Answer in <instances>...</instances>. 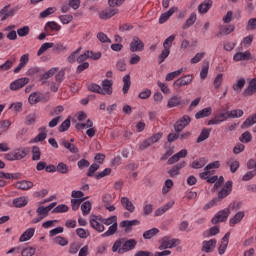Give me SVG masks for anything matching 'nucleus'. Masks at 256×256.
<instances>
[{"label":"nucleus","instance_id":"obj_1","mask_svg":"<svg viewBox=\"0 0 256 256\" xmlns=\"http://www.w3.org/2000/svg\"><path fill=\"white\" fill-rule=\"evenodd\" d=\"M135 247H137V240H127V238H120L114 242L112 246V252L123 255L124 253H129V251H133Z\"/></svg>","mask_w":256,"mask_h":256},{"label":"nucleus","instance_id":"obj_2","mask_svg":"<svg viewBox=\"0 0 256 256\" xmlns=\"http://www.w3.org/2000/svg\"><path fill=\"white\" fill-rule=\"evenodd\" d=\"M56 206H57V202H52L50 205L46 207L45 206L38 207L36 210L38 217L34 218L31 221V223L37 224V223H40V221H43V219H45V217L49 215V211H51V209L55 208Z\"/></svg>","mask_w":256,"mask_h":256},{"label":"nucleus","instance_id":"obj_3","mask_svg":"<svg viewBox=\"0 0 256 256\" xmlns=\"http://www.w3.org/2000/svg\"><path fill=\"white\" fill-rule=\"evenodd\" d=\"M17 11H19V6H15L13 8H11V4L4 6L0 10L1 21H7V19H11V17H13Z\"/></svg>","mask_w":256,"mask_h":256},{"label":"nucleus","instance_id":"obj_4","mask_svg":"<svg viewBox=\"0 0 256 256\" xmlns=\"http://www.w3.org/2000/svg\"><path fill=\"white\" fill-rule=\"evenodd\" d=\"M229 215H231V210L229 208H225L217 212V214L212 218L211 223L213 225H217V223H225L227 219H229Z\"/></svg>","mask_w":256,"mask_h":256},{"label":"nucleus","instance_id":"obj_5","mask_svg":"<svg viewBox=\"0 0 256 256\" xmlns=\"http://www.w3.org/2000/svg\"><path fill=\"white\" fill-rule=\"evenodd\" d=\"M189 123H191V117H189V115L182 116L175 122L174 131H176V133H181Z\"/></svg>","mask_w":256,"mask_h":256},{"label":"nucleus","instance_id":"obj_6","mask_svg":"<svg viewBox=\"0 0 256 256\" xmlns=\"http://www.w3.org/2000/svg\"><path fill=\"white\" fill-rule=\"evenodd\" d=\"M145 49V43L141 41V39L137 36H134L130 43V51L131 53H139Z\"/></svg>","mask_w":256,"mask_h":256},{"label":"nucleus","instance_id":"obj_7","mask_svg":"<svg viewBox=\"0 0 256 256\" xmlns=\"http://www.w3.org/2000/svg\"><path fill=\"white\" fill-rule=\"evenodd\" d=\"M215 247H217V239L212 238L210 240H204L202 242L201 251L203 253H213L215 251Z\"/></svg>","mask_w":256,"mask_h":256},{"label":"nucleus","instance_id":"obj_8","mask_svg":"<svg viewBox=\"0 0 256 256\" xmlns=\"http://www.w3.org/2000/svg\"><path fill=\"white\" fill-rule=\"evenodd\" d=\"M231 191H233V181H227L225 186L218 192V197L216 198L218 202L231 195Z\"/></svg>","mask_w":256,"mask_h":256},{"label":"nucleus","instance_id":"obj_9","mask_svg":"<svg viewBox=\"0 0 256 256\" xmlns=\"http://www.w3.org/2000/svg\"><path fill=\"white\" fill-rule=\"evenodd\" d=\"M28 83L29 78L27 77L16 79L10 83V91H19V89H23Z\"/></svg>","mask_w":256,"mask_h":256},{"label":"nucleus","instance_id":"obj_10","mask_svg":"<svg viewBox=\"0 0 256 256\" xmlns=\"http://www.w3.org/2000/svg\"><path fill=\"white\" fill-rule=\"evenodd\" d=\"M193 82V75L188 74L185 76H182L180 78H178L174 83V87H185V85H191V83Z\"/></svg>","mask_w":256,"mask_h":256},{"label":"nucleus","instance_id":"obj_11","mask_svg":"<svg viewBox=\"0 0 256 256\" xmlns=\"http://www.w3.org/2000/svg\"><path fill=\"white\" fill-rule=\"evenodd\" d=\"M101 95H113V80L104 79L102 81Z\"/></svg>","mask_w":256,"mask_h":256},{"label":"nucleus","instance_id":"obj_12","mask_svg":"<svg viewBox=\"0 0 256 256\" xmlns=\"http://www.w3.org/2000/svg\"><path fill=\"white\" fill-rule=\"evenodd\" d=\"M179 105H187V102L181 99V96L178 95L172 96L167 103L168 109H173V107H179Z\"/></svg>","mask_w":256,"mask_h":256},{"label":"nucleus","instance_id":"obj_13","mask_svg":"<svg viewBox=\"0 0 256 256\" xmlns=\"http://www.w3.org/2000/svg\"><path fill=\"white\" fill-rule=\"evenodd\" d=\"M185 165H187V163L185 161H182L176 165H174L169 171H168V175L169 177L175 178L179 175H181V169H183V167H185Z\"/></svg>","mask_w":256,"mask_h":256},{"label":"nucleus","instance_id":"obj_14","mask_svg":"<svg viewBox=\"0 0 256 256\" xmlns=\"http://www.w3.org/2000/svg\"><path fill=\"white\" fill-rule=\"evenodd\" d=\"M98 219H99L98 216H92L90 218L91 228L98 231V233H103V231H105V226L103 225V223L97 221Z\"/></svg>","mask_w":256,"mask_h":256},{"label":"nucleus","instance_id":"obj_15","mask_svg":"<svg viewBox=\"0 0 256 256\" xmlns=\"http://www.w3.org/2000/svg\"><path fill=\"white\" fill-rule=\"evenodd\" d=\"M119 13V9L117 8H108L99 13L100 19H111V17H114V15H117Z\"/></svg>","mask_w":256,"mask_h":256},{"label":"nucleus","instance_id":"obj_16","mask_svg":"<svg viewBox=\"0 0 256 256\" xmlns=\"http://www.w3.org/2000/svg\"><path fill=\"white\" fill-rule=\"evenodd\" d=\"M213 7V0H204L201 4L198 6V13L200 15H205Z\"/></svg>","mask_w":256,"mask_h":256},{"label":"nucleus","instance_id":"obj_17","mask_svg":"<svg viewBox=\"0 0 256 256\" xmlns=\"http://www.w3.org/2000/svg\"><path fill=\"white\" fill-rule=\"evenodd\" d=\"M27 63H29V54H23L20 57V62L18 66L14 69L13 73L17 74L20 73L22 69H25L27 66Z\"/></svg>","mask_w":256,"mask_h":256},{"label":"nucleus","instance_id":"obj_18","mask_svg":"<svg viewBox=\"0 0 256 256\" xmlns=\"http://www.w3.org/2000/svg\"><path fill=\"white\" fill-rule=\"evenodd\" d=\"M234 61H251L253 59V56L251 55V52L245 51V52H237L233 56Z\"/></svg>","mask_w":256,"mask_h":256},{"label":"nucleus","instance_id":"obj_19","mask_svg":"<svg viewBox=\"0 0 256 256\" xmlns=\"http://www.w3.org/2000/svg\"><path fill=\"white\" fill-rule=\"evenodd\" d=\"M12 203L14 207H16L17 209H21L23 207H26V205L29 203V198L27 196H20L13 199Z\"/></svg>","mask_w":256,"mask_h":256},{"label":"nucleus","instance_id":"obj_20","mask_svg":"<svg viewBox=\"0 0 256 256\" xmlns=\"http://www.w3.org/2000/svg\"><path fill=\"white\" fill-rule=\"evenodd\" d=\"M233 31H235V25L233 24L219 26L217 37H221V35H231Z\"/></svg>","mask_w":256,"mask_h":256},{"label":"nucleus","instance_id":"obj_21","mask_svg":"<svg viewBox=\"0 0 256 256\" xmlns=\"http://www.w3.org/2000/svg\"><path fill=\"white\" fill-rule=\"evenodd\" d=\"M231 233L227 232L223 238H222V242L218 248V253L219 255H224L225 251H227V245H229V237H230Z\"/></svg>","mask_w":256,"mask_h":256},{"label":"nucleus","instance_id":"obj_22","mask_svg":"<svg viewBox=\"0 0 256 256\" xmlns=\"http://www.w3.org/2000/svg\"><path fill=\"white\" fill-rule=\"evenodd\" d=\"M256 93V78H253L250 82L248 87L244 90L243 95L244 97H251Z\"/></svg>","mask_w":256,"mask_h":256},{"label":"nucleus","instance_id":"obj_23","mask_svg":"<svg viewBox=\"0 0 256 256\" xmlns=\"http://www.w3.org/2000/svg\"><path fill=\"white\" fill-rule=\"evenodd\" d=\"M245 218V212L239 211L232 218H230L229 223L230 227H234V225H239L241 221Z\"/></svg>","mask_w":256,"mask_h":256},{"label":"nucleus","instance_id":"obj_24","mask_svg":"<svg viewBox=\"0 0 256 256\" xmlns=\"http://www.w3.org/2000/svg\"><path fill=\"white\" fill-rule=\"evenodd\" d=\"M33 182L29 180H21L16 183V189H20L21 191H29V189H33Z\"/></svg>","mask_w":256,"mask_h":256},{"label":"nucleus","instance_id":"obj_25","mask_svg":"<svg viewBox=\"0 0 256 256\" xmlns=\"http://www.w3.org/2000/svg\"><path fill=\"white\" fill-rule=\"evenodd\" d=\"M178 8L177 7H172L170 8L167 12L161 14L159 18V23L163 25V23H166V21H169V18L173 15V13L177 12Z\"/></svg>","mask_w":256,"mask_h":256},{"label":"nucleus","instance_id":"obj_26","mask_svg":"<svg viewBox=\"0 0 256 256\" xmlns=\"http://www.w3.org/2000/svg\"><path fill=\"white\" fill-rule=\"evenodd\" d=\"M173 205H175V202H168L166 203L164 206L158 208L155 210V216L156 217H161V215H163L164 213H167V211H169Z\"/></svg>","mask_w":256,"mask_h":256},{"label":"nucleus","instance_id":"obj_27","mask_svg":"<svg viewBox=\"0 0 256 256\" xmlns=\"http://www.w3.org/2000/svg\"><path fill=\"white\" fill-rule=\"evenodd\" d=\"M121 204H122V207H124V209H126V211H129V213H133L135 211V205H133V202H131V200H129V198L122 197Z\"/></svg>","mask_w":256,"mask_h":256},{"label":"nucleus","instance_id":"obj_28","mask_svg":"<svg viewBox=\"0 0 256 256\" xmlns=\"http://www.w3.org/2000/svg\"><path fill=\"white\" fill-rule=\"evenodd\" d=\"M35 235V228H28L19 238L20 243H25V241H29Z\"/></svg>","mask_w":256,"mask_h":256},{"label":"nucleus","instance_id":"obj_29","mask_svg":"<svg viewBox=\"0 0 256 256\" xmlns=\"http://www.w3.org/2000/svg\"><path fill=\"white\" fill-rule=\"evenodd\" d=\"M137 225H141V222L139 220H124L120 222V227L122 229H126V231H129L130 227H135Z\"/></svg>","mask_w":256,"mask_h":256},{"label":"nucleus","instance_id":"obj_30","mask_svg":"<svg viewBox=\"0 0 256 256\" xmlns=\"http://www.w3.org/2000/svg\"><path fill=\"white\" fill-rule=\"evenodd\" d=\"M39 134L33 139L34 143H40L41 141H45L47 139V128L42 126L39 128Z\"/></svg>","mask_w":256,"mask_h":256},{"label":"nucleus","instance_id":"obj_31","mask_svg":"<svg viewBox=\"0 0 256 256\" xmlns=\"http://www.w3.org/2000/svg\"><path fill=\"white\" fill-rule=\"evenodd\" d=\"M210 135H211V129L203 128L200 135L197 138L196 143H203V141H207Z\"/></svg>","mask_w":256,"mask_h":256},{"label":"nucleus","instance_id":"obj_32","mask_svg":"<svg viewBox=\"0 0 256 256\" xmlns=\"http://www.w3.org/2000/svg\"><path fill=\"white\" fill-rule=\"evenodd\" d=\"M122 81L124 83L122 92L124 93V95H127V93H129V89H131V75H125Z\"/></svg>","mask_w":256,"mask_h":256},{"label":"nucleus","instance_id":"obj_33","mask_svg":"<svg viewBox=\"0 0 256 256\" xmlns=\"http://www.w3.org/2000/svg\"><path fill=\"white\" fill-rule=\"evenodd\" d=\"M197 21V14L195 12L191 13L186 22L182 25V29H189L192 25H195Z\"/></svg>","mask_w":256,"mask_h":256},{"label":"nucleus","instance_id":"obj_34","mask_svg":"<svg viewBox=\"0 0 256 256\" xmlns=\"http://www.w3.org/2000/svg\"><path fill=\"white\" fill-rule=\"evenodd\" d=\"M172 247H175V239L169 240L167 238H164L162 240V244L159 246V249H172Z\"/></svg>","mask_w":256,"mask_h":256},{"label":"nucleus","instance_id":"obj_35","mask_svg":"<svg viewBox=\"0 0 256 256\" xmlns=\"http://www.w3.org/2000/svg\"><path fill=\"white\" fill-rule=\"evenodd\" d=\"M28 101L30 105H37V103H41V94L37 92H33L29 95Z\"/></svg>","mask_w":256,"mask_h":256},{"label":"nucleus","instance_id":"obj_36","mask_svg":"<svg viewBox=\"0 0 256 256\" xmlns=\"http://www.w3.org/2000/svg\"><path fill=\"white\" fill-rule=\"evenodd\" d=\"M56 171L61 175H67V173H69L70 171V167L63 162H59L58 165L56 166Z\"/></svg>","mask_w":256,"mask_h":256},{"label":"nucleus","instance_id":"obj_37","mask_svg":"<svg viewBox=\"0 0 256 256\" xmlns=\"http://www.w3.org/2000/svg\"><path fill=\"white\" fill-rule=\"evenodd\" d=\"M211 111H212L211 107L204 108L195 114V118L203 119L205 117H209V115H211Z\"/></svg>","mask_w":256,"mask_h":256},{"label":"nucleus","instance_id":"obj_38","mask_svg":"<svg viewBox=\"0 0 256 256\" xmlns=\"http://www.w3.org/2000/svg\"><path fill=\"white\" fill-rule=\"evenodd\" d=\"M204 165H207V159L199 158L198 160L192 162L191 167L192 169H203Z\"/></svg>","mask_w":256,"mask_h":256},{"label":"nucleus","instance_id":"obj_39","mask_svg":"<svg viewBox=\"0 0 256 256\" xmlns=\"http://www.w3.org/2000/svg\"><path fill=\"white\" fill-rule=\"evenodd\" d=\"M53 47H55V44L53 42H46V43L42 44L37 52V56L41 57V55H43V53H45V51H47L48 49H51Z\"/></svg>","mask_w":256,"mask_h":256},{"label":"nucleus","instance_id":"obj_40","mask_svg":"<svg viewBox=\"0 0 256 256\" xmlns=\"http://www.w3.org/2000/svg\"><path fill=\"white\" fill-rule=\"evenodd\" d=\"M62 145L65 149H68L70 153H79V148L67 140H62Z\"/></svg>","mask_w":256,"mask_h":256},{"label":"nucleus","instance_id":"obj_41","mask_svg":"<svg viewBox=\"0 0 256 256\" xmlns=\"http://www.w3.org/2000/svg\"><path fill=\"white\" fill-rule=\"evenodd\" d=\"M16 155V161H21V159H25L27 157V148H19L14 151Z\"/></svg>","mask_w":256,"mask_h":256},{"label":"nucleus","instance_id":"obj_42","mask_svg":"<svg viewBox=\"0 0 256 256\" xmlns=\"http://www.w3.org/2000/svg\"><path fill=\"white\" fill-rule=\"evenodd\" d=\"M184 69L180 68L179 70H176L174 72H170L166 75L165 80L166 81H173V79H177L181 73H183Z\"/></svg>","mask_w":256,"mask_h":256},{"label":"nucleus","instance_id":"obj_43","mask_svg":"<svg viewBox=\"0 0 256 256\" xmlns=\"http://www.w3.org/2000/svg\"><path fill=\"white\" fill-rule=\"evenodd\" d=\"M170 54H171V50H169L168 48H164L158 56L159 65H161V63H164L165 59H167V57H169Z\"/></svg>","mask_w":256,"mask_h":256},{"label":"nucleus","instance_id":"obj_44","mask_svg":"<svg viewBox=\"0 0 256 256\" xmlns=\"http://www.w3.org/2000/svg\"><path fill=\"white\" fill-rule=\"evenodd\" d=\"M79 53H81V48H78L76 51L72 52L67 58L68 63H78Z\"/></svg>","mask_w":256,"mask_h":256},{"label":"nucleus","instance_id":"obj_45","mask_svg":"<svg viewBox=\"0 0 256 256\" xmlns=\"http://www.w3.org/2000/svg\"><path fill=\"white\" fill-rule=\"evenodd\" d=\"M243 87H245L244 78L238 80L236 84H233L232 89L233 91H235V93H240L241 91H243Z\"/></svg>","mask_w":256,"mask_h":256},{"label":"nucleus","instance_id":"obj_46","mask_svg":"<svg viewBox=\"0 0 256 256\" xmlns=\"http://www.w3.org/2000/svg\"><path fill=\"white\" fill-rule=\"evenodd\" d=\"M118 224H112L106 232L102 234V237H111V235H115L117 233Z\"/></svg>","mask_w":256,"mask_h":256},{"label":"nucleus","instance_id":"obj_47","mask_svg":"<svg viewBox=\"0 0 256 256\" xmlns=\"http://www.w3.org/2000/svg\"><path fill=\"white\" fill-rule=\"evenodd\" d=\"M158 233L159 230L157 228H152L143 233V239H153V237H155V235H157Z\"/></svg>","mask_w":256,"mask_h":256},{"label":"nucleus","instance_id":"obj_48","mask_svg":"<svg viewBox=\"0 0 256 256\" xmlns=\"http://www.w3.org/2000/svg\"><path fill=\"white\" fill-rule=\"evenodd\" d=\"M243 115H244V112L241 109L228 111V117L230 119H237L239 117H243Z\"/></svg>","mask_w":256,"mask_h":256},{"label":"nucleus","instance_id":"obj_49","mask_svg":"<svg viewBox=\"0 0 256 256\" xmlns=\"http://www.w3.org/2000/svg\"><path fill=\"white\" fill-rule=\"evenodd\" d=\"M41 159V148L38 146L32 147V161H39Z\"/></svg>","mask_w":256,"mask_h":256},{"label":"nucleus","instance_id":"obj_50","mask_svg":"<svg viewBox=\"0 0 256 256\" xmlns=\"http://www.w3.org/2000/svg\"><path fill=\"white\" fill-rule=\"evenodd\" d=\"M35 123H37V114L36 113L28 114L25 118V124L35 125Z\"/></svg>","mask_w":256,"mask_h":256},{"label":"nucleus","instance_id":"obj_51","mask_svg":"<svg viewBox=\"0 0 256 256\" xmlns=\"http://www.w3.org/2000/svg\"><path fill=\"white\" fill-rule=\"evenodd\" d=\"M63 111H65V108L61 105L54 107L51 111H50V115L51 117H61V113H63Z\"/></svg>","mask_w":256,"mask_h":256},{"label":"nucleus","instance_id":"obj_52","mask_svg":"<svg viewBox=\"0 0 256 256\" xmlns=\"http://www.w3.org/2000/svg\"><path fill=\"white\" fill-rule=\"evenodd\" d=\"M56 11H57V8L49 7L40 13V18L45 19L49 17V15H53Z\"/></svg>","mask_w":256,"mask_h":256},{"label":"nucleus","instance_id":"obj_53","mask_svg":"<svg viewBox=\"0 0 256 256\" xmlns=\"http://www.w3.org/2000/svg\"><path fill=\"white\" fill-rule=\"evenodd\" d=\"M69 127H71V118H68L62 122V124L58 127V131H60V133H65V131L69 130Z\"/></svg>","mask_w":256,"mask_h":256},{"label":"nucleus","instance_id":"obj_54","mask_svg":"<svg viewBox=\"0 0 256 256\" xmlns=\"http://www.w3.org/2000/svg\"><path fill=\"white\" fill-rule=\"evenodd\" d=\"M215 235H219V226H213L204 232V237H213Z\"/></svg>","mask_w":256,"mask_h":256},{"label":"nucleus","instance_id":"obj_55","mask_svg":"<svg viewBox=\"0 0 256 256\" xmlns=\"http://www.w3.org/2000/svg\"><path fill=\"white\" fill-rule=\"evenodd\" d=\"M252 139L253 136L251 135V132L245 131L239 138V141H241V143H251Z\"/></svg>","mask_w":256,"mask_h":256},{"label":"nucleus","instance_id":"obj_56","mask_svg":"<svg viewBox=\"0 0 256 256\" xmlns=\"http://www.w3.org/2000/svg\"><path fill=\"white\" fill-rule=\"evenodd\" d=\"M93 127V121H91V119H88L86 121V123H77L76 124V129H78V131H81L83 129H89Z\"/></svg>","mask_w":256,"mask_h":256},{"label":"nucleus","instance_id":"obj_57","mask_svg":"<svg viewBox=\"0 0 256 256\" xmlns=\"http://www.w3.org/2000/svg\"><path fill=\"white\" fill-rule=\"evenodd\" d=\"M13 63H15V59L7 60L4 64L0 65V73L9 71V69H11V67H13Z\"/></svg>","mask_w":256,"mask_h":256},{"label":"nucleus","instance_id":"obj_58","mask_svg":"<svg viewBox=\"0 0 256 256\" xmlns=\"http://www.w3.org/2000/svg\"><path fill=\"white\" fill-rule=\"evenodd\" d=\"M56 72H57V68H51L41 76V81L45 82L47 81V79H51V77H53V75H55Z\"/></svg>","mask_w":256,"mask_h":256},{"label":"nucleus","instance_id":"obj_59","mask_svg":"<svg viewBox=\"0 0 256 256\" xmlns=\"http://www.w3.org/2000/svg\"><path fill=\"white\" fill-rule=\"evenodd\" d=\"M81 211H82V215H89V213H91V202L85 201L81 205Z\"/></svg>","mask_w":256,"mask_h":256},{"label":"nucleus","instance_id":"obj_60","mask_svg":"<svg viewBox=\"0 0 256 256\" xmlns=\"http://www.w3.org/2000/svg\"><path fill=\"white\" fill-rule=\"evenodd\" d=\"M49 28L51 31H61V25L57 24L55 21L47 22L45 29Z\"/></svg>","mask_w":256,"mask_h":256},{"label":"nucleus","instance_id":"obj_61","mask_svg":"<svg viewBox=\"0 0 256 256\" xmlns=\"http://www.w3.org/2000/svg\"><path fill=\"white\" fill-rule=\"evenodd\" d=\"M175 41V35H170L163 43V49L171 50L173 42Z\"/></svg>","mask_w":256,"mask_h":256},{"label":"nucleus","instance_id":"obj_62","mask_svg":"<svg viewBox=\"0 0 256 256\" xmlns=\"http://www.w3.org/2000/svg\"><path fill=\"white\" fill-rule=\"evenodd\" d=\"M67 211H69V206L60 204L52 210V213H67Z\"/></svg>","mask_w":256,"mask_h":256},{"label":"nucleus","instance_id":"obj_63","mask_svg":"<svg viewBox=\"0 0 256 256\" xmlns=\"http://www.w3.org/2000/svg\"><path fill=\"white\" fill-rule=\"evenodd\" d=\"M256 29V18H250L246 25V31H255Z\"/></svg>","mask_w":256,"mask_h":256},{"label":"nucleus","instance_id":"obj_64","mask_svg":"<svg viewBox=\"0 0 256 256\" xmlns=\"http://www.w3.org/2000/svg\"><path fill=\"white\" fill-rule=\"evenodd\" d=\"M21 255L22 256H34L35 255V248H33V247L24 248L21 251Z\"/></svg>","mask_w":256,"mask_h":256}]
</instances>
